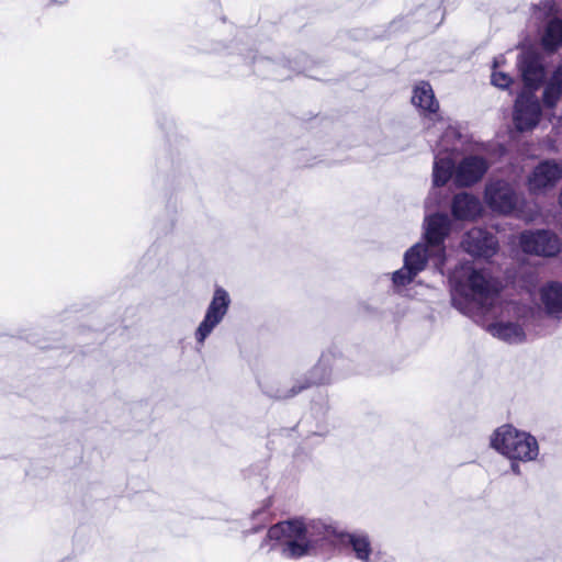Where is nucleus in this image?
<instances>
[{
  "label": "nucleus",
  "mask_w": 562,
  "mask_h": 562,
  "mask_svg": "<svg viewBox=\"0 0 562 562\" xmlns=\"http://www.w3.org/2000/svg\"><path fill=\"white\" fill-rule=\"evenodd\" d=\"M503 61V57L499 56V57H496L494 59V64H493V72H492V76H491V82L493 86L499 88V89H507L512 82H513V79L512 77L506 74V72H503V71H497L496 68L499 67L501 63Z\"/></svg>",
  "instance_id": "obj_24"
},
{
  "label": "nucleus",
  "mask_w": 562,
  "mask_h": 562,
  "mask_svg": "<svg viewBox=\"0 0 562 562\" xmlns=\"http://www.w3.org/2000/svg\"><path fill=\"white\" fill-rule=\"evenodd\" d=\"M334 533V528L322 520L295 518L271 526L261 547L273 542L272 547H280L282 557L301 559L315 553Z\"/></svg>",
  "instance_id": "obj_1"
},
{
  "label": "nucleus",
  "mask_w": 562,
  "mask_h": 562,
  "mask_svg": "<svg viewBox=\"0 0 562 562\" xmlns=\"http://www.w3.org/2000/svg\"><path fill=\"white\" fill-rule=\"evenodd\" d=\"M490 161L477 154L465 155L454 167L453 181L457 187L468 188L483 179Z\"/></svg>",
  "instance_id": "obj_10"
},
{
  "label": "nucleus",
  "mask_w": 562,
  "mask_h": 562,
  "mask_svg": "<svg viewBox=\"0 0 562 562\" xmlns=\"http://www.w3.org/2000/svg\"><path fill=\"white\" fill-rule=\"evenodd\" d=\"M341 543L350 550L353 558L360 562H379L380 555L375 551L370 536L362 530L344 532Z\"/></svg>",
  "instance_id": "obj_14"
},
{
  "label": "nucleus",
  "mask_w": 562,
  "mask_h": 562,
  "mask_svg": "<svg viewBox=\"0 0 562 562\" xmlns=\"http://www.w3.org/2000/svg\"><path fill=\"white\" fill-rule=\"evenodd\" d=\"M462 247L474 257L491 258L497 252L498 241L487 231L474 227L465 234Z\"/></svg>",
  "instance_id": "obj_13"
},
{
  "label": "nucleus",
  "mask_w": 562,
  "mask_h": 562,
  "mask_svg": "<svg viewBox=\"0 0 562 562\" xmlns=\"http://www.w3.org/2000/svg\"><path fill=\"white\" fill-rule=\"evenodd\" d=\"M451 212L457 220L474 221L481 216L483 207L476 196L461 192L453 196Z\"/></svg>",
  "instance_id": "obj_16"
},
{
  "label": "nucleus",
  "mask_w": 562,
  "mask_h": 562,
  "mask_svg": "<svg viewBox=\"0 0 562 562\" xmlns=\"http://www.w3.org/2000/svg\"><path fill=\"white\" fill-rule=\"evenodd\" d=\"M450 228V220L446 214H434L425 218V243L431 247V254L438 259V263L443 265L445 246L443 240Z\"/></svg>",
  "instance_id": "obj_12"
},
{
  "label": "nucleus",
  "mask_w": 562,
  "mask_h": 562,
  "mask_svg": "<svg viewBox=\"0 0 562 562\" xmlns=\"http://www.w3.org/2000/svg\"><path fill=\"white\" fill-rule=\"evenodd\" d=\"M336 362V355L333 351H326L322 353L318 362L310 371L308 376L299 380L290 389L278 387L276 390H269L268 394L279 400H285L297 395L313 385L327 384L330 382Z\"/></svg>",
  "instance_id": "obj_5"
},
{
  "label": "nucleus",
  "mask_w": 562,
  "mask_h": 562,
  "mask_svg": "<svg viewBox=\"0 0 562 562\" xmlns=\"http://www.w3.org/2000/svg\"><path fill=\"white\" fill-rule=\"evenodd\" d=\"M486 330L493 337L508 344H520L526 340V333L517 322L498 321L487 325Z\"/></svg>",
  "instance_id": "obj_19"
},
{
  "label": "nucleus",
  "mask_w": 562,
  "mask_h": 562,
  "mask_svg": "<svg viewBox=\"0 0 562 562\" xmlns=\"http://www.w3.org/2000/svg\"><path fill=\"white\" fill-rule=\"evenodd\" d=\"M238 54L244 56L245 60L254 64L255 70L262 76H272L277 79H284L290 77L291 71L300 70L296 63L292 64L290 60L280 57L271 59L270 57H257L252 49L246 47H238Z\"/></svg>",
  "instance_id": "obj_9"
},
{
  "label": "nucleus",
  "mask_w": 562,
  "mask_h": 562,
  "mask_svg": "<svg viewBox=\"0 0 562 562\" xmlns=\"http://www.w3.org/2000/svg\"><path fill=\"white\" fill-rule=\"evenodd\" d=\"M521 249L526 254L553 257L561 251V240L552 232L547 229L526 231L519 237Z\"/></svg>",
  "instance_id": "obj_8"
},
{
  "label": "nucleus",
  "mask_w": 562,
  "mask_h": 562,
  "mask_svg": "<svg viewBox=\"0 0 562 562\" xmlns=\"http://www.w3.org/2000/svg\"><path fill=\"white\" fill-rule=\"evenodd\" d=\"M510 461V471L516 475H521L520 463L521 460H509Z\"/></svg>",
  "instance_id": "obj_27"
},
{
  "label": "nucleus",
  "mask_w": 562,
  "mask_h": 562,
  "mask_svg": "<svg viewBox=\"0 0 562 562\" xmlns=\"http://www.w3.org/2000/svg\"><path fill=\"white\" fill-rule=\"evenodd\" d=\"M484 201L487 206L503 215L514 214L526 222H532L536 212H525L520 206L521 200L514 188L506 181H490L485 186Z\"/></svg>",
  "instance_id": "obj_4"
},
{
  "label": "nucleus",
  "mask_w": 562,
  "mask_h": 562,
  "mask_svg": "<svg viewBox=\"0 0 562 562\" xmlns=\"http://www.w3.org/2000/svg\"><path fill=\"white\" fill-rule=\"evenodd\" d=\"M540 306L551 317H562V283L549 282L539 291Z\"/></svg>",
  "instance_id": "obj_17"
},
{
  "label": "nucleus",
  "mask_w": 562,
  "mask_h": 562,
  "mask_svg": "<svg viewBox=\"0 0 562 562\" xmlns=\"http://www.w3.org/2000/svg\"><path fill=\"white\" fill-rule=\"evenodd\" d=\"M449 280L453 306L469 316L485 314L499 290L496 280L470 262L458 266Z\"/></svg>",
  "instance_id": "obj_2"
},
{
  "label": "nucleus",
  "mask_w": 562,
  "mask_h": 562,
  "mask_svg": "<svg viewBox=\"0 0 562 562\" xmlns=\"http://www.w3.org/2000/svg\"><path fill=\"white\" fill-rule=\"evenodd\" d=\"M429 259L432 260L438 268L443 266L437 262L438 258L431 254V247L427 243H417L404 254V266L419 274L425 270Z\"/></svg>",
  "instance_id": "obj_18"
},
{
  "label": "nucleus",
  "mask_w": 562,
  "mask_h": 562,
  "mask_svg": "<svg viewBox=\"0 0 562 562\" xmlns=\"http://www.w3.org/2000/svg\"><path fill=\"white\" fill-rule=\"evenodd\" d=\"M457 136H459L458 131L454 127L448 126L446 128V132L442 135L441 139L439 140V145L438 146L443 151H448L450 149H453L454 147H450L449 140H450L451 137H457Z\"/></svg>",
  "instance_id": "obj_26"
},
{
  "label": "nucleus",
  "mask_w": 562,
  "mask_h": 562,
  "mask_svg": "<svg viewBox=\"0 0 562 562\" xmlns=\"http://www.w3.org/2000/svg\"><path fill=\"white\" fill-rule=\"evenodd\" d=\"M231 304L232 297L227 290L216 285L211 301L206 306L204 316L194 330V339L200 347L204 346L209 336L224 321L228 314Z\"/></svg>",
  "instance_id": "obj_6"
},
{
  "label": "nucleus",
  "mask_w": 562,
  "mask_h": 562,
  "mask_svg": "<svg viewBox=\"0 0 562 562\" xmlns=\"http://www.w3.org/2000/svg\"><path fill=\"white\" fill-rule=\"evenodd\" d=\"M541 41L543 47L551 52L562 46V18L553 16L548 21Z\"/></svg>",
  "instance_id": "obj_21"
},
{
  "label": "nucleus",
  "mask_w": 562,
  "mask_h": 562,
  "mask_svg": "<svg viewBox=\"0 0 562 562\" xmlns=\"http://www.w3.org/2000/svg\"><path fill=\"white\" fill-rule=\"evenodd\" d=\"M541 106L532 91L524 90L516 99L513 111V123L518 132H530L537 127L541 119Z\"/></svg>",
  "instance_id": "obj_7"
},
{
  "label": "nucleus",
  "mask_w": 562,
  "mask_h": 562,
  "mask_svg": "<svg viewBox=\"0 0 562 562\" xmlns=\"http://www.w3.org/2000/svg\"><path fill=\"white\" fill-rule=\"evenodd\" d=\"M438 124L440 125L439 130H441L442 127H445L446 122L442 119H438Z\"/></svg>",
  "instance_id": "obj_28"
},
{
  "label": "nucleus",
  "mask_w": 562,
  "mask_h": 562,
  "mask_svg": "<svg viewBox=\"0 0 562 562\" xmlns=\"http://www.w3.org/2000/svg\"><path fill=\"white\" fill-rule=\"evenodd\" d=\"M418 274L403 265V267L391 274L392 291L398 295L408 296V285L412 284Z\"/></svg>",
  "instance_id": "obj_23"
},
{
  "label": "nucleus",
  "mask_w": 562,
  "mask_h": 562,
  "mask_svg": "<svg viewBox=\"0 0 562 562\" xmlns=\"http://www.w3.org/2000/svg\"><path fill=\"white\" fill-rule=\"evenodd\" d=\"M490 446L508 460H521L522 463L536 461L540 453L536 437L508 424L492 432Z\"/></svg>",
  "instance_id": "obj_3"
},
{
  "label": "nucleus",
  "mask_w": 562,
  "mask_h": 562,
  "mask_svg": "<svg viewBox=\"0 0 562 562\" xmlns=\"http://www.w3.org/2000/svg\"><path fill=\"white\" fill-rule=\"evenodd\" d=\"M518 67L527 91L537 89L544 78V67L540 57L533 52H524L518 60Z\"/></svg>",
  "instance_id": "obj_15"
},
{
  "label": "nucleus",
  "mask_w": 562,
  "mask_h": 562,
  "mask_svg": "<svg viewBox=\"0 0 562 562\" xmlns=\"http://www.w3.org/2000/svg\"><path fill=\"white\" fill-rule=\"evenodd\" d=\"M418 18H425V23L430 26H437L439 24L440 10L438 7L427 8L422 7L416 12Z\"/></svg>",
  "instance_id": "obj_25"
},
{
  "label": "nucleus",
  "mask_w": 562,
  "mask_h": 562,
  "mask_svg": "<svg viewBox=\"0 0 562 562\" xmlns=\"http://www.w3.org/2000/svg\"><path fill=\"white\" fill-rule=\"evenodd\" d=\"M412 103L420 110L424 115L437 116L439 103L435 98L431 86L428 82L422 81L415 86Z\"/></svg>",
  "instance_id": "obj_20"
},
{
  "label": "nucleus",
  "mask_w": 562,
  "mask_h": 562,
  "mask_svg": "<svg viewBox=\"0 0 562 562\" xmlns=\"http://www.w3.org/2000/svg\"><path fill=\"white\" fill-rule=\"evenodd\" d=\"M454 167L452 159L449 156H435L432 168V182L435 187L445 186L450 178L453 177Z\"/></svg>",
  "instance_id": "obj_22"
},
{
  "label": "nucleus",
  "mask_w": 562,
  "mask_h": 562,
  "mask_svg": "<svg viewBox=\"0 0 562 562\" xmlns=\"http://www.w3.org/2000/svg\"><path fill=\"white\" fill-rule=\"evenodd\" d=\"M562 178V162L552 159L541 161L528 176V190L531 194H543L553 189Z\"/></svg>",
  "instance_id": "obj_11"
}]
</instances>
